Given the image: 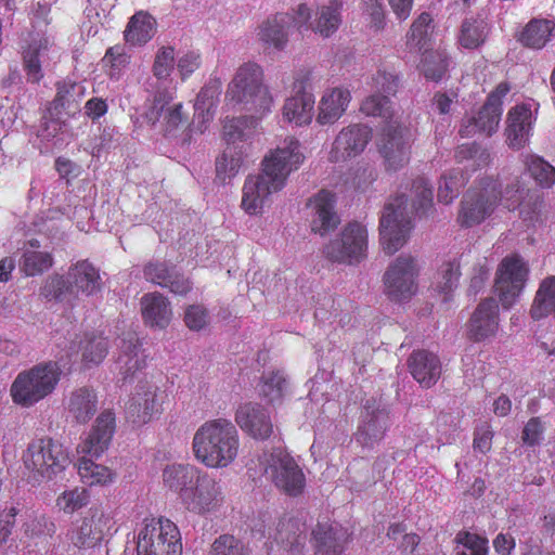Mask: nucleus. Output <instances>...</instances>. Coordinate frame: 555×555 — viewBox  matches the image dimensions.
Listing matches in <instances>:
<instances>
[{"label": "nucleus", "instance_id": "f8f14e48", "mask_svg": "<svg viewBox=\"0 0 555 555\" xmlns=\"http://www.w3.org/2000/svg\"><path fill=\"white\" fill-rule=\"evenodd\" d=\"M367 231L359 222L348 223L340 235L324 246L325 257L339 263L353 264L366 256Z\"/></svg>", "mask_w": 555, "mask_h": 555}, {"label": "nucleus", "instance_id": "aec40b11", "mask_svg": "<svg viewBox=\"0 0 555 555\" xmlns=\"http://www.w3.org/2000/svg\"><path fill=\"white\" fill-rule=\"evenodd\" d=\"M389 426V412L385 408L365 405L354 439L361 447L373 449L384 439Z\"/></svg>", "mask_w": 555, "mask_h": 555}, {"label": "nucleus", "instance_id": "39448f33", "mask_svg": "<svg viewBox=\"0 0 555 555\" xmlns=\"http://www.w3.org/2000/svg\"><path fill=\"white\" fill-rule=\"evenodd\" d=\"M225 96L260 116L269 113L273 104L269 88L263 83V70L254 62H246L237 68Z\"/></svg>", "mask_w": 555, "mask_h": 555}, {"label": "nucleus", "instance_id": "2f4dec72", "mask_svg": "<svg viewBox=\"0 0 555 555\" xmlns=\"http://www.w3.org/2000/svg\"><path fill=\"white\" fill-rule=\"evenodd\" d=\"M351 100L349 90L333 88L327 90L319 103L317 121L321 125L336 122L346 112Z\"/></svg>", "mask_w": 555, "mask_h": 555}, {"label": "nucleus", "instance_id": "13d9d810", "mask_svg": "<svg viewBox=\"0 0 555 555\" xmlns=\"http://www.w3.org/2000/svg\"><path fill=\"white\" fill-rule=\"evenodd\" d=\"M413 207L416 212L426 214L433 206V188L428 180L418 177L412 184Z\"/></svg>", "mask_w": 555, "mask_h": 555}, {"label": "nucleus", "instance_id": "bf43d9fd", "mask_svg": "<svg viewBox=\"0 0 555 555\" xmlns=\"http://www.w3.org/2000/svg\"><path fill=\"white\" fill-rule=\"evenodd\" d=\"M89 492L85 488H74L68 491H64L56 500V505L66 514H73L74 512L82 508L89 503Z\"/></svg>", "mask_w": 555, "mask_h": 555}, {"label": "nucleus", "instance_id": "9b49d317", "mask_svg": "<svg viewBox=\"0 0 555 555\" xmlns=\"http://www.w3.org/2000/svg\"><path fill=\"white\" fill-rule=\"evenodd\" d=\"M511 86L508 82H500L496 88L490 92L487 101L476 115L462 119L459 130L461 137L472 138L477 133H483L490 137L492 133L496 132L503 112V98L506 96Z\"/></svg>", "mask_w": 555, "mask_h": 555}, {"label": "nucleus", "instance_id": "69168bd1", "mask_svg": "<svg viewBox=\"0 0 555 555\" xmlns=\"http://www.w3.org/2000/svg\"><path fill=\"white\" fill-rule=\"evenodd\" d=\"M175 50L172 47H163L156 54L153 73L158 79L167 78L173 69Z\"/></svg>", "mask_w": 555, "mask_h": 555}, {"label": "nucleus", "instance_id": "4c0bfd02", "mask_svg": "<svg viewBox=\"0 0 555 555\" xmlns=\"http://www.w3.org/2000/svg\"><path fill=\"white\" fill-rule=\"evenodd\" d=\"M221 94V82L217 79L208 81L197 94L194 109L195 115L202 118L203 122L212 119L216 112L219 96Z\"/></svg>", "mask_w": 555, "mask_h": 555}, {"label": "nucleus", "instance_id": "6ab92c4d", "mask_svg": "<svg viewBox=\"0 0 555 555\" xmlns=\"http://www.w3.org/2000/svg\"><path fill=\"white\" fill-rule=\"evenodd\" d=\"M372 139V129L362 124H353L343 128L335 138L330 159L332 162H344L356 157L364 151Z\"/></svg>", "mask_w": 555, "mask_h": 555}, {"label": "nucleus", "instance_id": "4468645a", "mask_svg": "<svg viewBox=\"0 0 555 555\" xmlns=\"http://www.w3.org/2000/svg\"><path fill=\"white\" fill-rule=\"evenodd\" d=\"M220 480L201 472L193 485L181 494L184 507L194 514L206 515L217 511L223 503Z\"/></svg>", "mask_w": 555, "mask_h": 555}, {"label": "nucleus", "instance_id": "dca6fc26", "mask_svg": "<svg viewBox=\"0 0 555 555\" xmlns=\"http://www.w3.org/2000/svg\"><path fill=\"white\" fill-rule=\"evenodd\" d=\"M112 526L109 514L101 506H92L80 522L73 526L67 537L75 547L93 548L102 542Z\"/></svg>", "mask_w": 555, "mask_h": 555}, {"label": "nucleus", "instance_id": "338daca9", "mask_svg": "<svg viewBox=\"0 0 555 555\" xmlns=\"http://www.w3.org/2000/svg\"><path fill=\"white\" fill-rule=\"evenodd\" d=\"M545 426L540 417H531L521 431V441L528 447L540 446L543 441Z\"/></svg>", "mask_w": 555, "mask_h": 555}, {"label": "nucleus", "instance_id": "2eb2a0df", "mask_svg": "<svg viewBox=\"0 0 555 555\" xmlns=\"http://www.w3.org/2000/svg\"><path fill=\"white\" fill-rule=\"evenodd\" d=\"M417 268L412 256H399L384 274L385 293L392 301L410 299L416 293Z\"/></svg>", "mask_w": 555, "mask_h": 555}, {"label": "nucleus", "instance_id": "de8ad7c7", "mask_svg": "<svg viewBox=\"0 0 555 555\" xmlns=\"http://www.w3.org/2000/svg\"><path fill=\"white\" fill-rule=\"evenodd\" d=\"M449 66V60L443 52L440 51H426L422 60V72L426 79L433 81H440Z\"/></svg>", "mask_w": 555, "mask_h": 555}, {"label": "nucleus", "instance_id": "5701e85b", "mask_svg": "<svg viewBox=\"0 0 555 555\" xmlns=\"http://www.w3.org/2000/svg\"><path fill=\"white\" fill-rule=\"evenodd\" d=\"M295 18L291 13H278L263 21L258 27V39L266 49L283 51L294 28Z\"/></svg>", "mask_w": 555, "mask_h": 555}, {"label": "nucleus", "instance_id": "c85d7f7f", "mask_svg": "<svg viewBox=\"0 0 555 555\" xmlns=\"http://www.w3.org/2000/svg\"><path fill=\"white\" fill-rule=\"evenodd\" d=\"M315 555H341L349 540L347 529L340 525L319 524L312 531Z\"/></svg>", "mask_w": 555, "mask_h": 555}, {"label": "nucleus", "instance_id": "8fccbe9b", "mask_svg": "<svg viewBox=\"0 0 555 555\" xmlns=\"http://www.w3.org/2000/svg\"><path fill=\"white\" fill-rule=\"evenodd\" d=\"M431 17L428 13L423 12L412 24L406 36V44L411 49L418 51L426 49L427 40L431 29Z\"/></svg>", "mask_w": 555, "mask_h": 555}, {"label": "nucleus", "instance_id": "6e6d98bb", "mask_svg": "<svg viewBox=\"0 0 555 555\" xmlns=\"http://www.w3.org/2000/svg\"><path fill=\"white\" fill-rule=\"evenodd\" d=\"M208 555H250V552L234 535L222 534L212 542Z\"/></svg>", "mask_w": 555, "mask_h": 555}, {"label": "nucleus", "instance_id": "473e14b6", "mask_svg": "<svg viewBox=\"0 0 555 555\" xmlns=\"http://www.w3.org/2000/svg\"><path fill=\"white\" fill-rule=\"evenodd\" d=\"M555 35V23L546 18H532L517 36L526 48L541 50Z\"/></svg>", "mask_w": 555, "mask_h": 555}, {"label": "nucleus", "instance_id": "79ce46f5", "mask_svg": "<svg viewBox=\"0 0 555 555\" xmlns=\"http://www.w3.org/2000/svg\"><path fill=\"white\" fill-rule=\"evenodd\" d=\"M243 154L242 147L228 145L216 159L217 178L224 182L225 179L236 176L244 160Z\"/></svg>", "mask_w": 555, "mask_h": 555}, {"label": "nucleus", "instance_id": "a211bd4d", "mask_svg": "<svg viewBox=\"0 0 555 555\" xmlns=\"http://www.w3.org/2000/svg\"><path fill=\"white\" fill-rule=\"evenodd\" d=\"M146 358L135 333H126L120 340L119 354L116 360L118 382L122 384L132 382L146 366Z\"/></svg>", "mask_w": 555, "mask_h": 555}, {"label": "nucleus", "instance_id": "bb28decb", "mask_svg": "<svg viewBox=\"0 0 555 555\" xmlns=\"http://www.w3.org/2000/svg\"><path fill=\"white\" fill-rule=\"evenodd\" d=\"M127 409L134 423H147L155 414L160 413L159 388L153 384L140 385Z\"/></svg>", "mask_w": 555, "mask_h": 555}, {"label": "nucleus", "instance_id": "b1692460", "mask_svg": "<svg viewBox=\"0 0 555 555\" xmlns=\"http://www.w3.org/2000/svg\"><path fill=\"white\" fill-rule=\"evenodd\" d=\"M309 206L313 211L311 230L320 235L335 230L340 223V218L335 210V196L328 191H320L310 199Z\"/></svg>", "mask_w": 555, "mask_h": 555}, {"label": "nucleus", "instance_id": "37998d69", "mask_svg": "<svg viewBox=\"0 0 555 555\" xmlns=\"http://www.w3.org/2000/svg\"><path fill=\"white\" fill-rule=\"evenodd\" d=\"M488 24L482 18H467L463 22L460 43L466 49H475L487 38Z\"/></svg>", "mask_w": 555, "mask_h": 555}, {"label": "nucleus", "instance_id": "cd10ccee", "mask_svg": "<svg viewBox=\"0 0 555 555\" xmlns=\"http://www.w3.org/2000/svg\"><path fill=\"white\" fill-rule=\"evenodd\" d=\"M65 409L74 423L87 424L99 409L95 390L87 386L74 389L65 400Z\"/></svg>", "mask_w": 555, "mask_h": 555}, {"label": "nucleus", "instance_id": "e433bc0d", "mask_svg": "<svg viewBox=\"0 0 555 555\" xmlns=\"http://www.w3.org/2000/svg\"><path fill=\"white\" fill-rule=\"evenodd\" d=\"M154 18L143 12L135 13L129 21L124 33L126 42L131 46H142L154 36Z\"/></svg>", "mask_w": 555, "mask_h": 555}, {"label": "nucleus", "instance_id": "f704fd0d", "mask_svg": "<svg viewBox=\"0 0 555 555\" xmlns=\"http://www.w3.org/2000/svg\"><path fill=\"white\" fill-rule=\"evenodd\" d=\"M259 120L254 116L227 117L223 121V138L228 145H236L253 138Z\"/></svg>", "mask_w": 555, "mask_h": 555}, {"label": "nucleus", "instance_id": "f03ea898", "mask_svg": "<svg viewBox=\"0 0 555 555\" xmlns=\"http://www.w3.org/2000/svg\"><path fill=\"white\" fill-rule=\"evenodd\" d=\"M192 447L195 457L205 466L227 467L238 454L237 429L227 418L207 421L194 434Z\"/></svg>", "mask_w": 555, "mask_h": 555}, {"label": "nucleus", "instance_id": "49530a36", "mask_svg": "<svg viewBox=\"0 0 555 555\" xmlns=\"http://www.w3.org/2000/svg\"><path fill=\"white\" fill-rule=\"evenodd\" d=\"M465 183L466 179L459 169H453L443 175L438 185V201L446 205L452 203L453 199L457 197Z\"/></svg>", "mask_w": 555, "mask_h": 555}, {"label": "nucleus", "instance_id": "0eeeda50", "mask_svg": "<svg viewBox=\"0 0 555 555\" xmlns=\"http://www.w3.org/2000/svg\"><path fill=\"white\" fill-rule=\"evenodd\" d=\"M259 464L263 474L287 495L298 496L304 492L306 478L302 469L283 449L264 451L259 457Z\"/></svg>", "mask_w": 555, "mask_h": 555}, {"label": "nucleus", "instance_id": "423d86ee", "mask_svg": "<svg viewBox=\"0 0 555 555\" xmlns=\"http://www.w3.org/2000/svg\"><path fill=\"white\" fill-rule=\"evenodd\" d=\"M26 468L44 479H52L70 464L67 449L57 440L43 437L33 440L24 455Z\"/></svg>", "mask_w": 555, "mask_h": 555}, {"label": "nucleus", "instance_id": "09e8293b", "mask_svg": "<svg viewBox=\"0 0 555 555\" xmlns=\"http://www.w3.org/2000/svg\"><path fill=\"white\" fill-rule=\"evenodd\" d=\"M78 474L83 482L92 485H104L113 480L112 470L103 465L94 463L91 459L82 456L78 464Z\"/></svg>", "mask_w": 555, "mask_h": 555}, {"label": "nucleus", "instance_id": "4be33fe9", "mask_svg": "<svg viewBox=\"0 0 555 555\" xmlns=\"http://www.w3.org/2000/svg\"><path fill=\"white\" fill-rule=\"evenodd\" d=\"M115 433V416L109 410L103 411L95 420V424L87 438L79 443L77 452L85 457H99L107 449Z\"/></svg>", "mask_w": 555, "mask_h": 555}, {"label": "nucleus", "instance_id": "58836bf2", "mask_svg": "<svg viewBox=\"0 0 555 555\" xmlns=\"http://www.w3.org/2000/svg\"><path fill=\"white\" fill-rule=\"evenodd\" d=\"M555 311V275L544 279L537 291L530 314L541 320Z\"/></svg>", "mask_w": 555, "mask_h": 555}, {"label": "nucleus", "instance_id": "72a5a7b5", "mask_svg": "<svg viewBox=\"0 0 555 555\" xmlns=\"http://www.w3.org/2000/svg\"><path fill=\"white\" fill-rule=\"evenodd\" d=\"M314 96L310 92H304L288 98L283 106V118L296 126L307 125L312 119Z\"/></svg>", "mask_w": 555, "mask_h": 555}, {"label": "nucleus", "instance_id": "a878e982", "mask_svg": "<svg viewBox=\"0 0 555 555\" xmlns=\"http://www.w3.org/2000/svg\"><path fill=\"white\" fill-rule=\"evenodd\" d=\"M408 367L413 378L424 388L434 386L442 372L438 356L427 350L413 351L408 359Z\"/></svg>", "mask_w": 555, "mask_h": 555}, {"label": "nucleus", "instance_id": "7c9ffc66", "mask_svg": "<svg viewBox=\"0 0 555 555\" xmlns=\"http://www.w3.org/2000/svg\"><path fill=\"white\" fill-rule=\"evenodd\" d=\"M141 312L144 323L151 327L165 328L171 321L172 310L169 300L160 293H147L141 298Z\"/></svg>", "mask_w": 555, "mask_h": 555}, {"label": "nucleus", "instance_id": "1a4fd4ad", "mask_svg": "<svg viewBox=\"0 0 555 555\" xmlns=\"http://www.w3.org/2000/svg\"><path fill=\"white\" fill-rule=\"evenodd\" d=\"M138 555H181L180 531L167 518L145 519L137 541Z\"/></svg>", "mask_w": 555, "mask_h": 555}, {"label": "nucleus", "instance_id": "412c9836", "mask_svg": "<svg viewBox=\"0 0 555 555\" xmlns=\"http://www.w3.org/2000/svg\"><path fill=\"white\" fill-rule=\"evenodd\" d=\"M235 422L244 433L254 439L266 440L273 433L269 412L256 402L241 404L235 413Z\"/></svg>", "mask_w": 555, "mask_h": 555}, {"label": "nucleus", "instance_id": "a18cd8bd", "mask_svg": "<svg viewBox=\"0 0 555 555\" xmlns=\"http://www.w3.org/2000/svg\"><path fill=\"white\" fill-rule=\"evenodd\" d=\"M53 266V257L50 253L39 250H24L20 268L27 276L42 274Z\"/></svg>", "mask_w": 555, "mask_h": 555}, {"label": "nucleus", "instance_id": "6e6552de", "mask_svg": "<svg viewBox=\"0 0 555 555\" xmlns=\"http://www.w3.org/2000/svg\"><path fill=\"white\" fill-rule=\"evenodd\" d=\"M408 196L401 194L389 202L379 222L380 243L387 255L398 251L408 241L412 229V211L408 207Z\"/></svg>", "mask_w": 555, "mask_h": 555}, {"label": "nucleus", "instance_id": "9d476101", "mask_svg": "<svg viewBox=\"0 0 555 555\" xmlns=\"http://www.w3.org/2000/svg\"><path fill=\"white\" fill-rule=\"evenodd\" d=\"M412 146L411 131L398 120L388 121L380 131L377 150L386 170L397 171L410 160Z\"/></svg>", "mask_w": 555, "mask_h": 555}, {"label": "nucleus", "instance_id": "f3484780", "mask_svg": "<svg viewBox=\"0 0 555 555\" xmlns=\"http://www.w3.org/2000/svg\"><path fill=\"white\" fill-rule=\"evenodd\" d=\"M528 270L518 258H506L496 271L494 291L499 296L503 308L509 309L519 297Z\"/></svg>", "mask_w": 555, "mask_h": 555}, {"label": "nucleus", "instance_id": "3c124183", "mask_svg": "<svg viewBox=\"0 0 555 555\" xmlns=\"http://www.w3.org/2000/svg\"><path fill=\"white\" fill-rule=\"evenodd\" d=\"M527 170L530 176L543 188L555 183V168L542 157L530 155L526 158Z\"/></svg>", "mask_w": 555, "mask_h": 555}, {"label": "nucleus", "instance_id": "e2e57ef3", "mask_svg": "<svg viewBox=\"0 0 555 555\" xmlns=\"http://www.w3.org/2000/svg\"><path fill=\"white\" fill-rule=\"evenodd\" d=\"M25 533L36 538H52L56 532L54 520L47 515H36L25 522Z\"/></svg>", "mask_w": 555, "mask_h": 555}, {"label": "nucleus", "instance_id": "603ef678", "mask_svg": "<svg viewBox=\"0 0 555 555\" xmlns=\"http://www.w3.org/2000/svg\"><path fill=\"white\" fill-rule=\"evenodd\" d=\"M287 388V382L282 372H269L263 374L260 387L261 395L270 402L279 401Z\"/></svg>", "mask_w": 555, "mask_h": 555}, {"label": "nucleus", "instance_id": "20e7f679", "mask_svg": "<svg viewBox=\"0 0 555 555\" xmlns=\"http://www.w3.org/2000/svg\"><path fill=\"white\" fill-rule=\"evenodd\" d=\"M62 370L54 361L41 362L17 374L10 387L12 401L22 408H31L54 392Z\"/></svg>", "mask_w": 555, "mask_h": 555}, {"label": "nucleus", "instance_id": "864d4df0", "mask_svg": "<svg viewBox=\"0 0 555 555\" xmlns=\"http://www.w3.org/2000/svg\"><path fill=\"white\" fill-rule=\"evenodd\" d=\"M456 542L459 545L455 548V555H487L488 553V541L477 534L459 532Z\"/></svg>", "mask_w": 555, "mask_h": 555}, {"label": "nucleus", "instance_id": "f257e3e1", "mask_svg": "<svg viewBox=\"0 0 555 555\" xmlns=\"http://www.w3.org/2000/svg\"><path fill=\"white\" fill-rule=\"evenodd\" d=\"M304 160L299 142L293 138L272 150L262 160V172L249 176L243 186L242 208L249 215H258L272 193L281 191L288 175Z\"/></svg>", "mask_w": 555, "mask_h": 555}, {"label": "nucleus", "instance_id": "4d7b16f0", "mask_svg": "<svg viewBox=\"0 0 555 555\" xmlns=\"http://www.w3.org/2000/svg\"><path fill=\"white\" fill-rule=\"evenodd\" d=\"M361 112L367 116L383 117L387 122L396 120L391 109V102L386 95L375 93L367 96L361 105Z\"/></svg>", "mask_w": 555, "mask_h": 555}, {"label": "nucleus", "instance_id": "393cba45", "mask_svg": "<svg viewBox=\"0 0 555 555\" xmlns=\"http://www.w3.org/2000/svg\"><path fill=\"white\" fill-rule=\"evenodd\" d=\"M499 330V306L494 298H486L474 311L469 325V337L476 341L494 336Z\"/></svg>", "mask_w": 555, "mask_h": 555}, {"label": "nucleus", "instance_id": "7ed1b4c3", "mask_svg": "<svg viewBox=\"0 0 555 555\" xmlns=\"http://www.w3.org/2000/svg\"><path fill=\"white\" fill-rule=\"evenodd\" d=\"M102 288L100 269L88 259H83L73 263L66 276L61 274L48 276L40 287L39 295L47 300L65 302L73 307L80 300V296H94Z\"/></svg>", "mask_w": 555, "mask_h": 555}, {"label": "nucleus", "instance_id": "052dcab7", "mask_svg": "<svg viewBox=\"0 0 555 555\" xmlns=\"http://www.w3.org/2000/svg\"><path fill=\"white\" fill-rule=\"evenodd\" d=\"M108 343L101 336H91L82 346V359L85 362L99 364L106 357Z\"/></svg>", "mask_w": 555, "mask_h": 555}, {"label": "nucleus", "instance_id": "ddd939ff", "mask_svg": "<svg viewBox=\"0 0 555 555\" xmlns=\"http://www.w3.org/2000/svg\"><path fill=\"white\" fill-rule=\"evenodd\" d=\"M498 183L492 180L482 182V186L468 190L462 201L457 221L462 227L470 228L491 216L499 203Z\"/></svg>", "mask_w": 555, "mask_h": 555}, {"label": "nucleus", "instance_id": "c756f323", "mask_svg": "<svg viewBox=\"0 0 555 555\" xmlns=\"http://www.w3.org/2000/svg\"><path fill=\"white\" fill-rule=\"evenodd\" d=\"M505 129L509 147L519 150L528 142L532 125V112L529 105L520 104L509 109Z\"/></svg>", "mask_w": 555, "mask_h": 555}, {"label": "nucleus", "instance_id": "c03bdc74", "mask_svg": "<svg viewBox=\"0 0 555 555\" xmlns=\"http://www.w3.org/2000/svg\"><path fill=\"white\" fill-rule=\"evenodd\" d=\"M56 95L52 102L54 109L75 111L83 93V88L76 82L61 81L56 83Z\"/></svg>", "mask_w": 555, "mask_h": 555}, {"label": "nucleus", "instance_id": "0e129e2a", "mask_svg": "<svg viewBox=\"0 0 555 555\" xmlns=\"http://www.w3.org/2000/svg\"><path fill=\"white\" fill-rule=\"evenodd\" d=\"M160 287L168 288L175 295L184 296L192 289V283L180 273L175 266H170Z\"/></svg>", "mask_w": 555, "mask_h": 555}, {"label": "nucleus", "instance_id": "ea45409f", "mask_svg": "<svg viewBox=\"0 0 555 555\" xmlns=\"http://www.w3.org/2000/svg\"><path fill=\"white\" fill-rule=\"evenodd\" d=\"M49 40L41 39L34 42L23 54V68L26 74V79L30 83H39L43 78L41 68V56L48 50Z\"/></svg>", "mask_w": 555, "mask_h": 555}, {"label": "nucleus", "instance_id": "a19ab883", "mask_svg": "<svg viewBox=\"0 0 555 555\" xmlns=\"http://www.w3.org/2000/svg\"><path fill=\"white\" fill-rule=\"evenodd\" d=\"M340 10L341 2L337 0H332L327 5L320 8L312 29L323 37H330L341 23Z\"/></svg>", "mask_w": 555, "mask_h": 555}, {"label": "nucleus", "instance_id": "5fc2aeb1", "mask_svg": "<svg viewBox=\"0 0 555 555\" xmlns=\"http://www.w3.org/2000/svg\"><path fill=\"white\" fill-rule=\"evenodd\" d=\"M460 275V262L457 260L443 263L438 273L437 291L448 296L457 287ZM444 300H448V297Z\"/></svg>", "mask_w": 555, "mask_h": 555}, {"label": "nucleus", "instance_id": "c9c22d12", "mask_svg": "<svg viewBox=\"0 0 555 555\" xmlns=\"http://www.w3.org/2000/svg\"><path fill=\"white\" fill-rule=\"evenodd\" d=\"M202 470L193 465L172 464L163 472V480L171 490L181 494L189 489Z\"/></svg>", "mask_w": 555, "mask_h": 555}, {"label": "nucleus", "instance_id": "680f3d73", "mask_svg": "<svg viewBox=\"0 0 555 555\" xmlns=\"http://www.w3.org/2000/svg\"><path fill=\"white\" fill-rule=\"evenodd\" d=\"M171 102V96L165 91H158L153 100L146 105V109L143 114V118L151 126H155L156 122L164 119L166 109Z\"/></svg>", "mask_w": 555, "mask_h": 555}, {"label": "nucleus", "instance_id": "774afa93", "mask_svg": "<svg viewBox=\"0 0 555 555\" xmlns=\"http://www.w3.org/2000/svg\"><path fill=\"white\" fill-rule=\"evenodd\" d=\"M372 80L375 92L380 95L395 94L399 87L398 76L385 70H378Z\"/></svg>", "mask_w": 555, "mask_h": 555}]
</instances>
